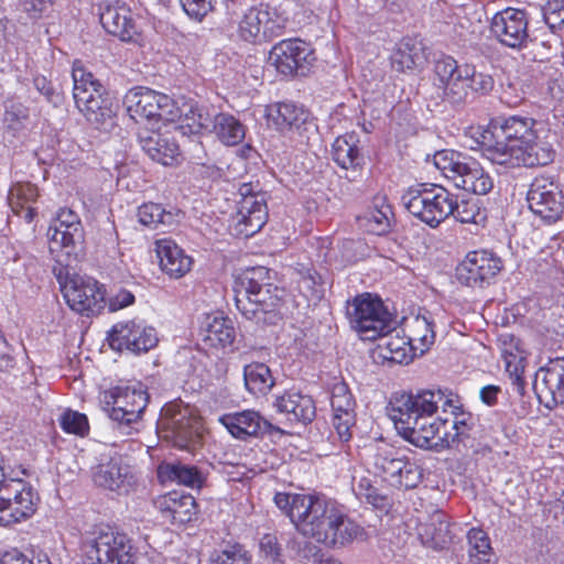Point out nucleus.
I'll use <instances>...</instances> for the list:
<instances>
[{
	"label": "nucleus",
	"mask_w": 564,
	"mask_h": 564,
	"mask_svg": "<svg viewBox=\"0 0 564 564\" xmlns=\"http://www.w3.org/2000/svg\"><path fill=\"white\" fill-rule=\"evenodd\" d=\"M354 491L360 500H365L377 509H386L389 505L388 497L380 494L379 490L372 486L370 479L366 477L360 478Z\"/></svg>",
	"instance_id": "53"
},
{
	"label": "nucleus",
	"mask_w": 564,
	"mask_h": 564,
	"mask_svg": "<svg viewBox=\"0 0 564 564\" xmlns=\"http://www.w3.org/2000/svg\"><path fill=\"white\" fill-rule=\"evenodd\" d=\"M288 547L295 552L297 557L305 561V564H314V560H318L322 549L308 540L300 541L292 539L288 543Z\"/></svg>",
	"instance_id": "57"
},
{
	"label": "nucleus",
	"mask_w": 564,
	"mask_h": 564,
	"mask_svg": "<svg viewBox=\"0 0 564 564\" xmlns=\"http://www.w3.org/2000/svg\"><path fill=\"white\" fill-rule=\"evenodd\" d=\"M300 292L312 302L324 297L325 289L322 275L315 270H307L299 281Z\"/></svg>",
	"instance_id": "51"
},
{
	"label": "nucleus",
	"mask_w": 564,
	"mask_h": 564,
	"mask_svg": "<svg viewBox=\"0 0 564 564\" xmlns=\"http://www.w3.org/2000/svg\"><path fill=\"white\" fill-rule=\"evenodd\" d=\"M213 132L226 145H237L246 135L245 126L235 116L224 112L216 115Z\"/></svg>",
	"instance_id": "44"
},
{
	"label": "nucleus",
	"mask_w": 564,
	"mask_h": 564,
	"mask_svg": "<svg viewBox=\"0 0 564 564\" xmlns=\"http://www.w3.org/2000/svg\"><path fill=\"white\" fill-rule=\"evenodd\" d=\"M268 208L264 194L247 196L238 202L237 230L246 237L257 234L267 223Z\"/></svg>",
	"instance_id": "26"
},
{
	"label": "nucleus",
	"mask_w": 564,
	"mask_h": 564,
	"mask_svg": "<svg viewBox=\"0 0 564 564\" xmlns=\"http://www.w3.org/2000/svg\"><path fill=\"white\" fill-rule=\"evenodd\" d=\"M63 296L70 310L85 316L99 314L106 304L99 282L78 274H73L70 283L64 285Z\"/></svg>",
	"instance_id": "17"
},
{
	"label": "nucleus",
	"mask_w": 564,
	"mask_h": 564,
	"mask_svg": "<svg viewBox=\"0 0 564 564\" xmlns=\"http://www.w3.org/2000/svg\"><path fill=\"white\" fill-rule=\"evenodd\" d=\"M502 269V261L495 253L487 250H476L467 253L463 262L456 268V278L459 283L470 288H484Z\"/></svg>",
	"instance_id": "18"
},
{
	"label": "nucleus",
	"mask_w": 564,
	"mask_h": 564,
	"mask_svg": "<svg viewBox=\"0 0 564 564\" xmlns=\"http://www.w3.org/2000/svg\"><path fill=\"white\" fill-rule=\"evenodd\" d=\"M356 423L355 411L337 412L333 415V425L340 441L348 442L351 438V429Z\"/></svg>",
	"instance_id": "59"
},
{
	"label": "nucleus",
	"mask_w": 564,
	"mask_h": 564,
	"mask_svg": "<svg viewBox=\"0 0 564 564\" xmlns=\"http://www.w3.org/2000/svg\"><path fill=\"white\" fill-rule=\"evenodd\" d=\"M424 61L423 45L415 39H403L391 55L392 68L398 72L413 70Z\"/></svg>",
	"instance_id": "38"
},
{
	"label": "nucleus",
	"mask_w": 564,
	"mask_h": 564,
	"mask_svg": "<svg viewBox=\"0 0 564 564\" xmlns=\"http://www.w3.org/2000/svg\"><path fill=\"white\" fill-rule=\"evenodd\" d=\"M15 364L13 348L0 333V371L4 373L11 372Z\"/></svg>",
	"instance_id": "64"
},
{
	"label": "nucleus",
	"mask_w": 564,
	"mask_h": 564,
	"mask_svg": "<svg viewBox=\"0 0 564 564\" xmlns=\"http://www.w3.org/2000/svg\"><path fill=\"white\" fill-rule=\"evenodd\" d=\"M535 123L534 119L523 116L496 119L490 139L484 142L486 158L495 164L506 162L511 149H520L536 139Z\"/></svg>",
	"instance_id": "8"
},
{
	"label": "nucleus",
	"mask_w": 564,
	"mask_h": 564,
	"mask_svg": "<svg viewBox=\"0 0 564 564\" xmlns=\"http://www.w3.org/2000/svg\"><path fill=\"white\" fill-rule=\"evenodd\" d=\"M512 151L513 154H509L506 162L499 165L510 169L521 165L536 167L552 163L555 158V151L552 145L546 141L538 140V138L534 141L528 142V144H523L520 149H511Z\"/></svg>",
	"instance_id": "28"
},
{
	"label": "nucleus",
	"mask_w": 564,
	"mask_h": 564,
	"mask_svg": "<svg viewBox=\"0 0 564 564\" xmlns=\"http://www.w3.org/2000/svg\"><path fill=\"white\" fill-rule=\"evenodd\" d=\"M433 163L457 188L476 195H486L494 187L489 173L476 159L465 153L454 150L437 151L433 155Z\"/></svg>",
	"instance_id": "6"
},
{
	"label": "nucleus",
	"mask_w": 564,
	"mask_h": 564,
	"mask_svg": "<svg viewBox=\"0 0 564 564\" xmlns=\"http://www.w3.org/2000/svg\"><path fill=\"white\" fill-rule=\"evenodd\" d=\"M138 141L144 153L162 165H172L180 155L177 142L167 133L153 130L141 131L138 133Z\"/></svg>",
	"instance_id": "27"
},
{
	"label": "nucleus",
	"mask_w": 564,
	"mask_h": 564,
	"mask_svg": "<svg viewBox=\"0 0 564 564\" xmlns=\"http://www.w3.org/2000/svg\"><path fill=\"white\" fill-rule=\"evenodd\" d=\"M147 391L128 386H117L100 395L101 409L119 427H130L138 422L147 408Z\"/></svg>",
	"instance_id": "13"
},
{
	"label": "nucleus",
	"mask_w": 564,
	"mask_h": 564,
	"mask_svg": "<svg viewBox=\"0 0 564 564\" xmlns=\"http://www.w3.org/2000/svg\"><path fill=\"white\" fill-rule=\"evenodd\" d=\"M405 209L431 228L438 227L453 213L452 193L442 185L421 183L401 197Z\"/></svg>",
	"instance_id": "7"
},
{
	"label": "nucleus",
	"mask_w": 564,
	"mask_h": 564,
	"mask_svg": "<svg viewBox=\"0 0 564 564\" xmlns=\"http://www.w3.org/2000/svg\"><path fill=\"white\" fill-rule=\"evenodd\" d=\"M259 549L264 558L270 560L273 563H278L280 561L282 547L275 534H263L259 541Z\"/></svg>",
	"instance_id": "61"
},
{
	"label": "nucleus",
	"mask_w": 564,
	"mask_h": 564,
	"mask_svg": "<svg viewBox=\"0 0 564 564\" xmlns=\"http://www.w3.org/2000/svg\"><path fill=\"white\" fill-rule=\"evenodd\" d=\"M382 335L383 344L380 345L383 350V358L393 362H408L413 358V349L408 345V338Z\"/></svg>",
	"instance_id": "49"
},
{
	"label": "nucleus",
	"mask_w": 564,
	"mask_h": 564,
	"mask_svg": "<svg viewBox=\"0 0 564 564\" xmlns=\"http://www.w3.org/2000/svg\"><path fill=\"white\" fill-rule=\"evenodd\" d=\"M47 238L51 253L62 252L66 258L77 259L85 240L79 216L72 209H61L47 229Z\"/></svg>",
	"instance_id": "14"
},
{
	"label": "nucleus",
	"mask_w": 564,
	"mask_h": 564,
	"mask_svg": "<svg viewBox=\"0 0 564 564\" xmlns=\"http://www.w3.org/2000/svg\"><path fill=\"white\" fill-rule=\"evenodd\" d=\"M62 430L69 434L85 436L89 432L88 419L85 414L66 410L58 419Z\"/></svg>",
	"instance_id": "54"
},
{
	"label": "nucleus",
	"mask_w": 564,
	"mask_h": 564,
	"mask_svg": "<svg viewBox=\"0 0 564 564\" xmlns=\"http://www.w3.org/2000/svg\"><path fill=\"white\" fill-rule=\"evenodd\" d=\"M0 560L2 564H51L46 554H39L30 558L17 549L7 551Z\"/></svg>",
	"instance_id": "62"
},
{
	"label": "nucleus",
	"mask_w": 564,
	"mask_h": 564,
	"mask_svg": "<svg viewBox=\"0 0 564 564\" xmlns=\"http://www.w3.org/2000/svg\"><path fill=\"white\" fill-rule=\"evenodd\" d=\"M468 543L470 545V561L475 560V554L486 558L491 554L490 540L488 534L481 529L473 528L467 534Z\"/></svg>",
	"instance_id": "56"
},
{
	"label": "nucleus",
	"mask_w": 564,
	"mask_h": 564,
	"mask_svg": "<svg viewBox=\"0 0 564 564\" xmlns=\"http://www.w3.org/2000/svg\"><path fill=\"white\" fill-rule=\"evenodd\" d=\"M91 477L97 487L117 492L127 491L132 479L129 466L123 464L120 456L99 463L93 468Z\"/></svg>",
	"instance_id": "25"
},
{
	"label": "nucleus",
	"mask_w": 564,
	"mask_h": 564,
	"mask_svg": "<svg viewBox=\"0 0 564 564\" xmlns=\"http://www.w3.org/2000/svg\"><path fill=\"white\" fill-rule=\"evenodd\" d=\"M158 426L163 437L180 449L192 452L200 445V421L181 402H171L162 408Z\"/></svg>",
	"instance_id": "10"
},
{
	"label": "nucleus",
	"mask_w": 564,
	"mask_h": 564,
	"mask_svg": "<svg viewBox=\"0 0 564 564\" xmlns=\"http://www.w3.org/2000/svg\"><path fill=\"white\" fill-rule=\"evenodd\" d=\"M184 12L192 19L202 21L213 9L212 0H180Z\"/></svg>",
	"instance_id": "63"
},
{
	"label": "nucleus",
	"mask_w": 564,
	"mask_h": 564,
	"mask_svg": "<svg viewBox=\"0 0 564 564\" xmlns=\"http://www.w3.org/2000/svg\"><path fill=\"white\" fill-rule=\"evenodd\" d=\"M371 468L378 477L392 487L413 489L422 480V469L404 453L392 445L381 443L370 457Z\"/></svg>",
	"instance_id": "9"
},
{
	"label": "nucleus",
	"mask_w": 564,
	"mask_h": 564,
	"mask_svg": "<svg viewBox=\"0 0 564 564\" xmlns=\"http://www.w3.org/2000/svg\"><path fill=\"white\" fill-rule=\"evenodd\" d=\"M441 390L394 393L388 406L399 435L412 445L451 448L469 437L464 413Z\"/></svg>",
	"instance_id": "1"
},
{
	"label": "nucleus",
	"mask_w": 564,
	"mask_h": 564,
	"mask_svg": "<svg viewBox=\"0 0 564 564\" xmlns=\"http://www.w3.org/2000/svg\"><path fill=\"white\" fill-rule=\"evenodd\" d=\"M476 67L471 64H459L449 55H442L435 59L433 66L434 86L436 91L447 86L449 83L456 82L458 75L474 74Z\"/></svg>",
	"instance_id": "39"
},
{
	"label": "nucleus",
	"mask_w": 564,
	"mask_h": 564,
	"mask_svg": "<svg viewBox=\"0 0 564 564\" xmlns=\"http://www.w3.org/2000/svg\"><path fill=\"white\" fill-rule=\"evenodd\" d=\"M421 542L432 549L442 550L453 540L447 514L442 510L432 512L417 525Z\"/></svg>",
	"instance_id": "30"
},
{
	"label": "nucleus",
	"mask_w": 564,
	"mask_h": 564,
	"mask_svg": "<svg viewBox=\"0 0 564 564\" xmlns=\"http://www.w3.org/2000/svg\"><path fill=\"white\" fill-rule=\"evenodd\" d=\"M271 270L265 267L247 268L236 281L237 310L248 321L259 325H276L283 290L274 284Z\"/></svg>",
	"instance_id": "4"
},
{
	"label": "nucleus",
	"mask_w": 564,
	"mask_h": 564,
	"mask_svg": "<svg viewBox=\"0 0 564 564\" xmlns=\"http://www.w3.org/2000/svg\"><path fill=\"white\" fill-rule=\"evenodd\" d=\"M203 341L214 348H226L234 344L236 330L231 319L215 315L207 316L202 328Z\"/></svg>",
	"instance_id": "34"
},
{
	"label": "nucleus",
	"mask_w": 564,
	"mask_h": 564,
	"mask_svg": "<svg viewBox=\"0 0 564 564\" xmlns=\"http://www.w3.org/2000/svg\"><path fill=\"white\" fill-rule=\"evenodd\" d=\"M39 197V188L30 182H18L13 184L8 194V203L14 215L23 218L30 224L36 216V208L33 206Z\"/></svg>",
	"instance_id": "33"
},
{
	"label": "nucleus",
	"mask_w": 564,
	"mask_h": 564,
	"mask_svg": "<svg viewBox=\"0 0 564 564\" xmlns=\"http://www.w3.org/2000/svg\"><path fill=\"white\" fill-rule=\"evenodd\" d=\"M408 327V345L413 349V355H423L435 340L433 322L426 316H416Z\"/></svg>",
	"instance_id": "41"
},
{
	"label": "nucleus",
	"mask_w": 564,
	"mask_h": 564,
	"mask_svg": "<svg viewBox=\"0 0 564 564\" xmlns=\"http://www.w3.org/2000/svg\"><path fill=\"white\" fill-rule=\"evenodd\" d=\"M246 389L253 395H265L274 386L270 368L263 362H252L243 368Z\"/></svg>",
	"instance_id": "42"
},
{
	"label": "nucleus",
	"mask_w": 564,
	"mask_h": 564,
	"mask_svg": "<svg viewBox=\"0 0 564 564\" xmlns=\"http://www.w3.org/2000/svg\"><path fill=\"white\" fill-rule=\"evenodd\" d=\"M347 316L351 328L362 339L375 340L390 332L392 318L379 297L369 293L356 296L347 303Z\"/></svg>",
	"instance_id": "11"
},
{
	"label": "nucleus",
	"mask_w": 564,
	"mask_h": 564,
	"mask_svg": "<svg viewBox=\"0 0 564 564\" xmlns=\"http://www.w3.org/2000/svg\"><path fill=\"white\" fill-rule=\"evenodd\" d=\"M210 564H251V556L241 544L235 543L215 551Z\"/></svg>",
	"instance_id": "50"
},
{
	"label": "nucleus",
	"mask_w": 564,
	"mask_h": 564,
	"mask_svg": "<svg viewBox=\"0 0 564 564\" xmlns=\"http://www.w3.org/2000/svg\"><path fill=\"white\" fill-rule=\"evenodd\" d=\"M187 126L191 127L195 132L206 131L213 132L216 123V115L209 113V111L199 106H189L188 110L184 112Z\"/></svg>",
	"instance_id": "52"
},
{
	"label": "nucleus",
	"mask_w": 564,
	"mask_h": 564,
	"mask_svg": "<svg viewBox=\"0 0 564 564\" xmlns=\"http://www.w3.org/2000/svg\"><path fill=\"white\" fill-rule=\"evenodd\" d=\"M82 549L87 564H135L132 539L110 525L95 527L84 539Z\"/></svg>",
	"instance_id": "5"
},
{
	"label": "nucleus",
	"mask_w": 564,
	"mask_h": 564,
	"mask_svg": "<svg viewBox=\"0 0 564 564\" xmlns=\"http://www.w3.org/2000/svg\"><path fill=\"white\" fill-rule=\"evenodd\" d=\"M542 17L552 30L564 25V0H547L542 7Z\"/></svg>",
	"instance_id": "58"
},
{
	"label": "nucleus",
	"mask_w": 564,
	"mask_h": 564,
	"mask_svg": "<svg viewBox=\"0 0 564 564\" xmlns=\"http://www.w3.org/2000/svg\"><path fill=\"white\" fill-rule=\"evenodd\" d=\"M219 422L234 437L243 441L270 432L273 429L271 423L253 410L226 413L219 417Z\"/></svg>",
	"instance_id": "24"
},
{
	"label": "nucleus",
	"mask_w": 564,
	"mask_h": 564,
	"mask_svg": "<svg viewBox=\"0 0 564 564\" xmlns=\"http://www.w3.org/2000/svg\"><path fill=\"white\" fill-rule=\"evenodd\" d=\"M137 215L142 225L156 229L160 225L174 226L180 221L182 213L178 209L166 210L160 204L150 202L141 205Z\"/></svg>",
	"instance_id": "43"
},
{
	"label": "nucleus",
	"mask_w": 564,
	"mask_h": 564,
	"mask_svg": "<svg viewBox=\"0 0 564 564\" xmlns=\"http://www.w3.org/2000/svg\"><path fill=\"white\" fill-rule=\"evenodd\" d=\"M330 405L334 413L355 411L356 402L344 381L336 382L332 388Z\"/></svg>",
	"instance_id": "55"
},
{
	"label": "nucleus",
	"mask_w": 564,
	"mask_h": 564,
	"mask_svg": "<svg viewBox=\"0 0 564 564\" xmlns=\"http://www.w3.org/2000/svg\"><path fill=\"white\" fill-rule=\"evenodd\" d=\"M158 477L161 482H177L189 488H200L205 476L196 467L181 462L161 463L158 467Z\"/></svg>",
	"instance_id": "36"
},
{
	"label": "nucleus",
	"mask_w": 564,
	"mask_h": 564,
	"mask_svg": "<svg viewBox=\"0 0 564 564\" xmlns=\"http://www.w3.org/2000/svg\"><path fill=\"white\" fill-rule=\"evenodd\" d=\"M196 501L191 495L170 492L160 501L164 517L173 524H184L192 521L196 514Z\"/></svg>",
	"instance_id": "37"
},
{
	"label": "nucleus",
	"mask_w": 564,
	"mask_h": 564,
	"mask_svg": "<svg viewBox=\"0 0 564 564\" xmlns=\"http://www.w3.org/2000/svg\"><path fill=\"white\" fill-rule=\"evenodd\" d=\"M109 340L113 349H126L139 354L156 346L158 336L153 327L129 321L115 325Z\"/></svg>",
	"instance_id": "22"
},
{
	"label": "nucleus",
	"mask_w": 564,
	"mask_h": 564,
	"mask_svg": "<svg viewBox=\"0 0 564 564\" xmlns=\"http://www.w3.org/2000/svg\"><path fill=\"white\" fill-rule=\"evenodd\" d=\"M98 14L99 21L106 32L119 37L121 41H134L135 36L139 34L130 8L119 0L102 2L99 6Z\"/></svg>",
	"instance_id": "23"
},
{
	"label": "nucleus",
	"mask_w": 564,
	"mask_h": 564,
	"mask_svg": "<svg viewBox=\"0 0 564 564\" xmlns=\"http://www.w3.org/2000/svg\"><path fill=\"white\" fill-rule=\"evenodd\" d=\"M72 77H73V97L75 104H79L78 91L90 96V98H97V96H104L106 94V89L101 82L95 77V75L86 68L84 63L79 59H76L73 63L72 68Z\"/></svg>",
	"instance_id": "40"
},
{
	"label": "nucleus",
	"mask_w": 564,
	"mask_h": 564,
	"mask_svg": "<svg viewBox=\"0 0 564 564\" xmlns=\"http://www.w3.org/2000/svg\"><path fill=\"white\" fill-rule=\"evenodd\" d=\"M129 117L137 123L143 121H174L183 113L167 95L145 87L131 88L123 98Z\"/></svg>",
	"instance_id": "12"
},
{
	"label": "nucleus",
	"mask_w": 564,
	"mask_h": 564,
	"mask_svg": "<svg viewBox=\"0 0 564 564\" xmlns=\"http://www.w3.org/2000/svg\"><path fill=\"white\" fill-rule=\"evenodd\" d=\"M529 15L524 10L507 8L496 13L491 20V32L505 46L523 47L528 40Z\"/></svg>",
	"instance_id": "20"
},
{
	"label": "nucleus",
	"mask_w": 564,
	"mask_h": 564,
	"mask_svg": "<svg viewBox=\"0 0 564 564\" xmlns=\"http://www.w3.org/2000/svg\"><path fill=\"white\" fill-rule=\"evenodd\" d=\"M79 104L76 105L84 117L97 129H108L113 126L115 111L112 102L107 94L90 98L86 94L78 91Z\"/></svg>",
	"instance_id": "31"
},
{
	"label": "nucleus",
	"mask_w": 564,
	"mask_h": 564,
	"mask_svg": "<svg viewBox=\"0 0 564 564\" xmlns=\"http://www.w3.org/2000/svg\"><path fill=\"white\" fill-rule=\"evenodd\" d=\"M273 501L301 535L327 547H344L364 534L362 527L323 495L276 492Z\"/></svg>",
	"instance_id": "2"
},
{
	"label": "nucleus",
	"mask_w": 564,
	"mask_h": 564,
	"mask_svg": "<svg viewBox=\"0 0 564 564\" xmlns=\"http://www.w3.org/2000/svg\"><path fill=\"white\" fill-rule=\"evenodd\" d=\"M39 496L22 481L11 480L0 488V525L9 527L35 512Z\"/></svg>",
	"instance_id": "16"
},
{
	"label": "nucleus",
	"mask_w": 564,
	"mask_h": 564,
	"mask_svg": "<svg viewBox=\"0 0 564 564\" xmlns=\"http://www.w3.org/2000/svg\"><path fill=\"white\" fill-rule=\"evenodd\" d=\"M333 160L341 169L356 170L365 163L364 154L359 148V138L355 132L345 133L335 139L332 145Z\"/></svg>",
	"instance_id": "35"
},
{
	"label": "nucleus",
	"mask_w": 564,
	"mask_h": 564,
	"mask_svg": "<svg viewBox=\"0 0 564 564\" xmlns=\"http://www.w3.org/2000/svg\"><path fill=\"white\" fill-rule=\"evenodd\" d=\"M160 267L172 279L184 276L192 268L193 260L171 239H161L155 243Z\"/></svg>",
	"instance_id": "29"
},
{
	"label": "nucleus",
	"mask_w": 564,
	"mask_h": 564,
	"mask_svg": "<svg viewBox=\"0 0 564 564\" xmlns=\"http://www.w3.org/2000/svg\"><path fill=\"white\" fill-rule=\"evenodd\" d=\"M275 406L279 412L288 414L289 420L303 424L311 423L316 415V406L312 397L300 392H285L276 398Z\"/></svg>",
	"instance_id": "32"
},
{
	"label": "nucleus",
	"mask_w": 564,
	"mask_h": 564,
	"mask_svg": "<svg viewBox=\"0 0 564 564\" xmlns=\"http://www.w3.org/2000/svg\"><path fill=\"white\" fill-rule=\"evenodd\" d=\"M456 82L449 83L436 91L435 100L448 104L452 107H460L468 102L474 94H488L494 88V78L485 73L474 69V74L458 75ZM436 105L438 101L435 102Z\"/></svg>",
	"instance_id": "21"
},
{
	"label": "nucleus",
	"mask_w": 564,
	"mask_h": 564,
	"mask_svg": "<svg viewBox=\"0 0 564 564\" xmlns=\"http://www.w3.org/2000/svg\"><path fill=\"white\" fill-rule=\"evenodd\" d=\"M453 213L451 214L462 224H477L481 216L479 199L474 197H460L452 193Z\"/></svg>",
	"instance_id": "48"
},
{
	"label": "nucleus",
	"mask_w": 564,
	"mask_h": 564,
	"mask_svg": "<svg viewBox=\"0 0 564 564\" xmlns=\"http://www.w3.org/2000/svg\"><path fill=\"white\" fill-rule=\"evenodd\" d=\"M288 18L276 7L258 0H221L219 25L236 30L237 36L250 44L270 42L284 34Z\"/></svg>",
	"instance_id": "3"
},
{
	"label": "nucleus",
	"mask_w": 564,
	"mask_h": 564,
	"mask_svg": "<svg viewBox=\"0 0 564 564\" xmlns=\"http://www.w3.org/2000/svg\"><path fill=\"white\" fill-rule=\"evenodd\" d=\"M268 117L279 130L291 129L297 127L305 121L304 111L289 102H279L268 109Z\"/></svg>",
	"instance_id": "45"
},
{
	"label": "nucleus",
	"mask_w": 564,
	"mask_h": 564,
	"mask_svg": "<svg viewBox=\"0 0 564 564\" xmlns=\"http://www.w3.org/2000/svg\"><path fill=\"white\" fill-rule=\"evenodd\" d=\"M542 373L541 386L551 395L553 403H564V365L558 360L551 361L545 369H542Z\"/></svg>",
	"instance_id": "46"
},
{
	"label": "nucleus",
	"mask_w": 564,
	"mask_h": 564,
	"mask_svg": "<svg viewBox=\"0 0 564 564\" xmlns=\"http://www.w3.org/2000/svg\"><path fill=\"white\" fill-rule=\"evenodd\" d=\"M269 59L284 76H306L315 61L314 51L300 39L282 40L270 51Z\"/></svg>",
	"instance_id": "15"
},
{
	"label": "nucleus",
	"mask_w": 564,
	"mask_h": 564,
	"mask_svg": "<svg viewBox=\"0 0 564 564\" xmlns=\"http://www.w3.org/2000/svg\"><path fill=\"white\" fill-rule=\"evenodd\" d=\"M392 208L384 198H376L373 206L367 212L365 219L369 230L375 235H384L391 229Z\"/></svg>",
	"instance_id": "47"
},
{
	"label": "nucleus",
	"mask_w": 564,
	"mask_h": 564,
	"mask_svg": "<svg viewBox=\"0 0 564 564\" xmlns=\"http://www.w3.org/2000/svg\"><path fill=\"white\" fill-rule=\"evenodd\" d=\"M530 210L545 224H555L564 213V195L545 178H535L527 193Z\"/></svg>",
	"instance_id": "19"
},
{
	"label": "nucleus",
	"mask_w": 564,
	"mask_h": 564,
	"mask_svg": "<svg viewBox=\"0 0 564 564\" xmlns=\"http://www.w3.org/2000/svg\"><path fill=\"white\" fill-rule=\"evenodd\" d=\"M35 89L44 96L47 102L54 107L63 104L64 96L45 76H35L33 78Z\"/></svg>",
	"instance_id": "60"
}]
</instances>
